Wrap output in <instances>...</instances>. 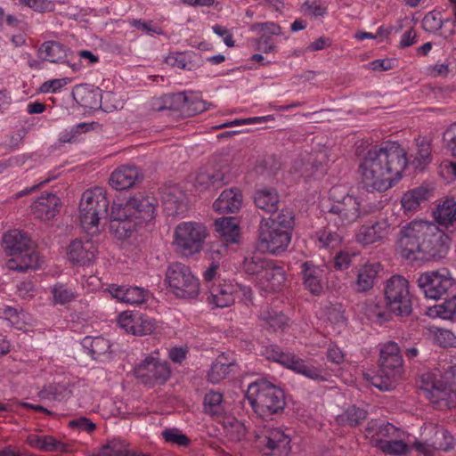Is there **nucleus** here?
<instances>
[{
	"label": "nucleus",
	"mask_w": 456,
	"mask_h": 456,
	"mask_svg": "<svg viewBox=\"0 0 456 456\" xmlns=\"http://www.w3.org/2000/svg\"><path fill=\"white\" fill-rule=\"evenodd\" d=\"M431 191L427 187L419 186L403 194L401 203L405 211H415L419 205L430 197Z\"/></svg>",
	"instance_id": "38"
},
{
	"label": "nucleus",
	"mask_w": 456,
	"mask_h": 456,
	"mask_svg": "<svg viewBox=\"0 0 456 456\" xmlns=\"http://www.w3.org/2000/svg\"><path fill=\"white\" fill-rule=\"evenodd\" d=\"M397 431V428L391 423H384L376 419L368 422L366 428L367 434L373 438L377 436V439H380L379 437H395ZM375 440L376 438L373 439L372 443L375 444Z\"/></svg>",
	"instance_id": "44"
},
{
	"label": "nucleus",
	"mask_w": 456,
	"mask_h": 456,
	"mask_svg": "<svg viewBox=\"0 0 456 456\" xmlns=\"http://www.w3.org/2000/svg\"><path fill=\"white\" fill-rule=\"evenodd\" d=\"M274 118L272 115L268 116H263V117H253V118H237L231 122H225L224 124H221L219 126H214V129H222L226 127H232L236 126H242V125H254V124H262L267 121L273 120Z\"/></svg>",
	"instance_id": "51"
},
{
	"label": "nucleus",
	"mask_w": 456,
	"mask_h": 456,
	"mask_svg": "<svg viewBox=\"0 0 456 456\" xmlns=\"http://www.w3.org/2000/svg\"><path fill=\"white\" fill-rule=\"evenodd\" d=\"M137 167L123 166L116 169L110 177V184L112 188L121 191L133 187L141 179Z\"/></svg>",
	"instance_id": "32"
},
{
	"label": "nucleus",
	"mask_w": 456,
	"mask_h": 456,
	"mask_svg": "<svg viewBox=\"0 0 456 456\" xmlns=\"http://www.w3.org/2000/svg\"><path fill=\"white\" fill-rule=\"evenodd\" d=\"M444 147L456 158V123L451 125L443 134Z\"/></svg>",
	"instance_id": "61"
},
{
	"label": "nucleus",
	"mask_w": 456,
	"mask_h": 456,
	"mask_svg": "<svg viewBox=\"0 0 456 456\" xmlns=\"http://www.w3.org/2000/svg\"><path fill=\"white\" fill-rule=\"evenodd\" d=\"M362 162L397 182L407 166V153L397 142H386L370 150Z\"/></svg>",
	"instance_id": "3"
},
{
	"label": "nucleus",
	"mask_w": 456,
	"mask_h": 456,
	"mask_svg": "<svg viewBox=\"0 0 456 456\" xmlns=\"http://www.w3.org/2000/svg\"><path fill=\"white\" fill-rule=\"evenodd\" d=\"M246 396L255 413L263 419L279 413L285 406L283 391L264 379L250 384Z\"/></svg>",
	"instance_id": "4"
},
{
	"label": "nucleus",
	"mask_w": 456,
	"mask_h": 456,
	"mask_svg": "<svg viewBox=\"0 0 456 456\" xmlns=\"http://www.w3.org/2000/svg\"><path fill=\"white\" fill-rule=\"evenodd\" d=\"M434 214L439 224H452L456 222V201L452 199L445 200L443 204L438 205Z\"/></svg>",
	"instance_id": "43"
},
{
	"label": "nucleus",
	"mask_w": 456,
	"mask_h": 456,
	"mask_svg": "<svg viewBox=\"0 0 456 456\" xmlns=\"http://www.w3.org/2000/svg\"><path fill=\"white\" fill-rule=\"evenodd\" d=\"M234 366V361L228 362L224 354L219 355L208 372V379L213 384L219 383L229 376Z\"/></svg>",
	"instance_id": "40"
},
{
	"label": "nucleus",
	"mask_w": 456,
	"mask_h": 456,
	"mask_svg": "<svg viewBox=\"0 0 456 456\" xmlns=\"http://www.w3.org/2000/svg\"><path fill=\"white\" fill-rule=\"evenodd\" d=\"M153 108L156 110H169L179 113L182 117H191L208 110L205 102L192 93L181 92L166 94L158 100Z\"/></svg>",
	"instance_id": "12"
},
{
	"label": "nucleus",
	"mask_w": 456,
	"mask_h": 456,
	"mask_svg": "<svg viewBox=\"0 0 456 456\" xmlns=\"http://www.w3.org/2000/svg\"><path fill=\"white\" fill-rule=\"evenodd\" d=\"M291 233L260 223L258 230L257 248L264 253L279 255L287 250Z\"/></svg>",
	"instance_id": "15"
},
{
	"label": "nucleus",
	"mask_w": 456,
	"mask_h": 456,
	"mask_svg": "<svg viewBox=\"0 0 456 456\" xmlns=\"http://www.w3.org/2000/svg\"><path fill=\"white\" fill-rule=\"evenodd\" d=\"M71 81L69 77L55 78L45 81L36 91L37 94H55L60 92Z\"/></svg>",
	"instance_id": "52"
},
{
	"label": "nucleus",
	"mask_w": 456,
	"mask_h": 456,
	"mask_svg": "<svg viewBox=\"0 0 456 456\" xmlns=\"http://www.w3.org/2000/svg\"><path fill=\"white\" fill-rule=\"evenodd\" d=\"M301 275L305 287L313 294L319 295L322 291V270L311 262L301 265Z\"/></svg>",
	"instance_id": "34"
},
{
	"label": "nucleus",
	"mask_w": 456,
	"mask_h": 456,
	"mask_svg": "<svg viewBox=\"0 0 456 456\" xmlns=\"http://www.w3.org/2000/svg\"><path fill=\"white\" fill-rule=\"evenodd\" d=\"M385 298L389 311L397 316H408L412 311L409 282L401 275H394L387 281Z\"/></svg>",
	"instance_id": "9"
},
{
	"label": "nucleus",
	"mask_w": 456,
	"mask_h": 456,
	"mask_svg": "<svg viewBox=\"0 0 456 456\" xmlns=\"http://www.w3.org/2000/svg\"><path fill=\"white\" fill-rule=\"evenodd\" d=\"M431 139L424 136H419L415 139L416 150L410 154L407 164H411L415 169L423 170L430 164L431 158Z\"/></svg>",
	"instance_id": "33"
},
{
	"label": "nucleus",
	"mask_w": 456,
	"mask_h": 456,
	"mask_svg": "<svg viewBox=\"0 0 456 456\" xmlns=\"http://www.w3.org/2000/svg\"><path fill=\"white\" fill-rule=\"evenodd\" d=\"M42 59L51 62H59L67 56V49L63 45L55 41L45 42L38 50Z\"/></svg>",
	"instance_id": "41"
},
{
	"label": "nucleus",
	"mask_w": 456,
	"mask_h": 456,
	"mask_svg": "<svg viewBox=\"0 0 456 456\" xmlns=\"http://www.w3.org/2000/svg\"><path fill=\"white\" fill-rule=\"evenodd\" d=\"M69 427L78 431H85L88 434L92 433L96 428V425L86 417H79L71 419L69 422Z\"/></svg>",
	"instance_id": "62"
},
{
	"label": "nucleus",
	"mask_w": 456,
	"mask_h": 456,
	"mask_svg": "<svg viewBox=\"0 0 456 456\" xmlns=\"http://www.w3.org/2000/svg\"><path fill=\"white\" fill-rule=\"evenodd\" d=\"M278 362L311 379H323L322 372L320 369L305 363L302 359L292 353L282 352Z\"/></svg>",
	"instance_id": "27"
},
{
	"label": "nucleus",
	"mask_w": 456,
	"mask_h": 456,
	"mask_svg": "<svg viewBox=\"0 0 456 456\" xmlns=\"http://www.w3.org/2000/svg\"><path fill=\"white\" fill-rule=\"evenodd\" d=\"M136 314L137 312L133 311H124L121 314H119L117 319V323L119 326V328H121L127 333L133 334Z\"/></svg>",
	"instance_id": "57"
},
{
	"label": "nucleus",
	"mask_w": 456,
	"mask_h": 456,
	"mask_svg": "<svg viewBox=\"0 0 456 456\" xmlns=\"http://www.w3.org/2000/svg\"><path fill=\"white\" fill-rule=\"evenodd\" d=\"M59 199L53 193H43L38 199L34 200L31 208L35 218L40 220H50L54 217L58 212Z\"/></svg>",
	"instance_id": "28"
},
{
	"label": "nucleus",
	"mask_w": 456,
	"mask_h": 456,
	"mask_svg": "<svg viewBox=\"0 0 456 456\" xmlns=\"http://www.w3.org/2000/svg\"><path fill=\"white\" fill-rule=\"evenodd\" d=\"M238 286L224 281L219 284H214L209 288V303L216 307L224 308L234 303Z\"/></svg>",
	"instance_id": "24"
},
{
	"label": "nucleus",
	"mask_w": 456,
	"mask_h": 456,
	"mask_svg": "<svg viewBox=\"0 0 456 456\" xmlns=\"http://www.w3.org/2000/svg\"><path fill=\"white\" fill-rule=\"evenodd\" d=\"M365 315L367 318L374 322L383 323L388 320L387 314L379 305L370 302L365 308Z\"/></svg>",
	"instance_id": "56"
},
{
	"label": "nucleus",
	"mask_w": 456,
	"mask_h": 456,
	"mask_svg": "<svg viewBox=\"0 0 456 456\" xmlns=\"http://www.w3.org/2000/svg\"><path fill=\"white\" fill-rule=\"evenodd\" d=\"M318 242L322 248H333L338 246L341 242V236L336 232L330 229H325L319 231L316 233Z\"/></svg>",
	"instance_id": "50"
},
{
	"label": "nucleus",
	"mask_w": 456,
	"mask_h": 456,
	"mask_svg": "<svg viewBox=\"0 0 456 456\" xmlns=\"http://www.w3.org/2000/svg\"><path fill=\"white\" fill-rule=\"evenodd\" d=\"M380 267L379 263H368L362 265L357 271L355 281L353 283L354 290L357 293H365L370 290L377 281Z\"/></svg>",
	"instance_id": "26"
},
{
	"label": "nucleus",
	"mask_w": 456,
	"mask_h": 456,
	"mask_svg": "<svg viewBox=\"0 0 456 456\" xmlns=\"http://www.w3.org/2000/svg\"><path fill=\"white\" fill-rule=\"evenodd\" d=\"M98 456H128V450L122 443L111 441L102 447Z\"/></svg>",
	"instance_id": "55"
},
{
	"label": "nucleus",
	"mask_w": 456,
	"mask_h": 456,
	"mask_svg": "<svg viewBox=\"0 0 456 456\" xmlns=\"http://www.w3.org/2000/svg\"><path fill=\"white\" fill-rule=\"evenodd\" d=\"M247 429L243 423L235 420L227 429V436L232 441H240L246 436Z\"/></svg>",
	"instance_id": "63"
},
{
	"label": "nucleus",
	"mask_w": 456,
	"mask_h": 456,
	"mask_svg": "<svg viewBox=\"0 0 456 456\" xmlns=\"http://www.w3.org/2000/svg\"><path fill=\"white\" fill-rule=\"evenodd\" d=\"M30 9L38 13L50 12L55 9V4L51 0H30Z\"/></svg>",
	"instance_id": "64"
},
{
	"label": "nucleus",
	"mask_w": 456,
	"mask_h": 456,
	"mask_svg": "<svg viewBox=\"0 0 456 456\" xmlns=\"http://www.w3.org/2000/svg\"><path fill=\"white\" fill-rule=\"evenodd\" d=\"M330 200L332 202L328 208L327 214L336 216V223L349 224L367 215L361 199L346 192L340 185L333 186L330 190Z\"/></svg>",
	"instance_id": "6"
},
{
	"label": "nucleus",
	"mask_w": 456,
	"mask_h": 456,
	"mask_svg": "<svg viewBox=\"0 0 456 456\" xmlns=\"http://www.w3.org/2000/svg\"><path fill=\"white\" fill-rule=\"evenodd\" d=\"M454 284L450 272L445 269L427 272L418 279V285L427 297L437 299L445 294Z\"/></svg>",
	"instance_id": "16"
},
{
	"label": "nucleus",
	"mask_w": 456,
	"mask_h": 456,
	"mask_svg": "<svg viewBox=\"0 0 456 456\" xmlns=\"http://www.w3.org/2000/svg\"><path fill=\"white\" fill-rule=\"evenodd\" d=\"M2 246L11 258L7 262L10 270L26 273L28 270V237L26 232L12 230L4 234Z\"/></svg>",
	"instance_id": "10"
},
{
	"label": "nucleus",
	"mask_w": 456,
	"mask_h": 456,
	"mask_svg": "<svg viewBox=\"0 0 456 456\" xmlns=\"http://www.w3.org/2000/svg\"><path fill=\"white\" fill-rule=\"evenodd\" d=\"M422 436L432 443L431 446L436 451H449L453 446L452 436L443 427L429 423L423 428Z\"/></svg>",
	"instance_id": "29"
},
{
	"label": "nucleus",
	"mask_w": 456,
	"mask_h": 456,
	"mask_svg": "<svg viewBox=\"0 0 456 456\" xmlns=\"http://www.w3.org/2000/svg\"><path fill=\"white\" fill-rule=\"evenodd\" d=\"M109 203L106 192L101 187L87 190L83 193L79 204L80 222L86 232L97 229L99 221L108 217Z\"/></svg>",
	"instance_id": "7"
},
{
	"label": "nucleus",
	"mask_w": 456,
	"mask_h": 456,
	"mask_svg": "<svg viewBox=\"0 0 456 456\" xmlns=\"http://www.w3.org/2000/svg\"><path fill=\"white\" fill-rule=\"evenodd\" d=\"M272 262L260 256H252L244 259L243 268L247 273L256 275L258 278Z\"/></svg>",
	"instance_id": "47"
},
{
	"label": "nucleus",
	"mask_w": 456,
	"mask_h": 456,
	"mask_svg": "<svg viewBox=\"0 0 456 456\" xmlns=\"http://www.w3.org/2000/svg\"><path fill=\"white\" fill-rule=\"evenodd\" d=\"M110 347V342L102 337L94 338L90 342V352L94 358L106 354L109 352Z\"/></svg>",
	"instance_id": "58"
},
{
	"label": "nucleus",
	"mask_w": 456,
	"mask_h": 456,
	"mask_svg": "<svg viewBox=\"0 0 456 456\" xmlns=\"http://www.w3.org/2000/svg\"><path fill=\"white\" fill-rule=\"evenodd\" d=\"M215 230L225 242H238L240 228L234 217H223L216 220Z\"/></svg>",
	"instance_id": "36"
},
{
	"label": "nucleus",
	"mask_w": 456,
	"mask_h": 456,
	"mask_svg": "<svg viewBox=\"0 0 456 456\" xmlns=\"http://www.w3.org/2000/svg\"><path fill=\"white\" fill-rule=\"evenodd\" d=\"M256 206L267 213L275 212L278 209L279 195L274 189L265 188L258 190L254 197Z\"/></svg>",
	"instance_id": "39"
},
{
	"label": "nucleus",
	"mask_w": 456,
	"mask_h": 456,
	"mask_svg": "<svg viewBox=\"0 0 456 456\" xmlns=\"http://www.w3.org/2000/svg\"><path fill=\"white\" fill-rule=\"evenodd\" d=\"M360 170L362 183L369 191H385L391 188L395 183L391 178L385 176L384 173L377 171L364 162L360 165Z\"/></svg>",
	"instance_id": "21"
},
{
	"label": "nucleus",
	"mask_w": 456,
	"mask_h": 456,
	"mask_svg": "<svg viewBox=\"0 0 456 456\" xmlns=\"http://www.w3.org/2000/svg\"><path fill=\"white\" fill-rule=\"evenodd\" d=\"M166 281L177 297L194 298L200 292L198 280L191 269L182 263L175 262L167 267Z\"/></svg>",
	"instance_id": "11"
},
{
	"label": "nucleus",
	"mask_w": 456,
	"mask_h": 456,
	"mask_svg": "<svg viewBox=\"0 0 456 456\" xmlns=\"http://www.w3.org/2000/svg\"><path fill=\"white\" fill-rule=\"evenodd\" d=\"M428 315L431 317H440L445 320H453L456 318V296H453L439 305L429 308Z\"/></svg>",
	"instance_id": "45"
},
{
	"label": "nucleus",
	"mask_w": 456,
	"mask_h": 456,
	"mask_svg": "<svg viewBox=\"0 0 456 456\" xmlns=\"http://www.w3.org/2000/svg\"><path fill=\"white\" fill-rule=\"evenodd\" d=\"M134 374L144 385L155 386L166 383L171 370L167 361L148 355L135 367Z\"/></svg>",
	"instance_id": "13"
},
{
	"label": "nucleus",
	"mask_w": 456,
	"mask_h": 456,
	"mask_svg": "<svg viewBox=\"0 0 456 456\" xmlns=\"http://www.w3.org/2000/svg\"><path fill=\"white\" fill-rule=\"evenodd\" d=\"M391 224L387 219H381L371 225H362L355 233V240L368 246L383 240L390 231Z\"/></svg>",
	"instance_id": "19"
},
{
	"label": "nucleus",
	"mask_w": 456,
	"mask_h": 456,
	"mask_svg": "<svg viewBox=\"0 0 456 456\" xmlns=\"http://www.w3.org/2000/svg\"><path fill=\"white\" fill-rule=\"evenodd\" d=\"M367 417V411L356 405H350L342 414L338 415L336 421L342 426L355 427Z\"/></svg>",
	"instance_id": "42"
},
{
	"label": "nucleus",
	"mask_w": 456,
	"mask_h": 456,
	"mask_svg": "<svg viewBox=\"0 0 456 456\" xmlns=\"http://www.w3.org/2000/svg\"><path fill=\"white\" fill-rule=\"evenodd\" d=\"M259 318L264 328L272 332H282L289 326V319L281 311L268 307L261 311Z\"/></svg>",
	"instance_id": "35"
},
{
	"label": "nucleus",
	"mask_w": 456,
	"mask_h": 456,
	"mask_svg": "<svg viewBox=\"0 0 456 456\" xmlns=\"http://www.w3.org/2000/svg\"><path fill=\"white\" fill-rule=\"evenodd\" d=\"M285 281V273L281 267L273 262L257 278L258 288L265 292H276L281 289Z\"/></svg>",
	"instance_id": "25"
},
{
	"label": "nucleus",
	"mask_w": 456,
	"mask_h": 456,
	"mask_svg": "<svg viewBox=\"0 0 456 456\" xmlns=\"http://www.w3.org/2000/svg\"><path fill=\"white\" fill-rule=\"evenodd\" d=\"M156 203L154 197L142 195L114 202L110 214V231L119 240L130 237L139 224L154 218Z\"/></svg>",
	"instance_id": "2"
},
{
	"label": "nucleus",
	"mask_w": 456,
	"mask_h": 456,
	"mask_svg": "<svg viewBox=\"0 0 456 456\" xmlns=\"http://www.w3.org/2000/svg\"><path fill=\"white\" fill-rule=\"evenodd\" d=\"M162 436L166 442L186 447L190 444V439L178 428H167L162 431Z\"/></svg>",
	"instance_id": "54"
},
{
	"label": "nucleus",
	"mask_w": 456,
	"mask_h": 456,
	"mask_svg": "<svg viewBox=\"0 0 456 456\" xmlns=\"http://www.w3.org/2000/svg\"><path fill=\"white\" fill-rule=\"evenodd\" d=\"M422 390L430 402L438 409H451L456 407V389L441 380L433 379L431 374L422 377Z\"/></svg>",
	"instance_id": "14"
},
{
	"label": "nucleus",
	"mask_w": 456,
	"mask_h": 456,
	"mask_svg": "<svg viewBox=\"0 0 456 456\" xmlns=\"http://www.w3.org/2000/svg\"><path fill=\"white\" fill-rule=\"evenodd\" d=\"M55 444V438L50 436H31L30 435V446H35L39 450L45 452H53Z\"/></svg>",
	"instance_id": "59"
},
{
	"label": "nucleus",
	"mask_w": 456,
	"mask_h": 456,
	"mask_svg": "<svg viewBox=\"0 0 456 456\" xmlns=\"http://www.w3.org/2000/svg\"><path fill=\"white\" fill-rule=\"evenodd\" d=\"M451 239L436 224L413 220L403 225L396 239V250L411 262H439L450 248Z\"/></svg>",
	"instance_id": "1"
},
{
	"label": "nucleus",
	"mask_w": 456,
	"mask_h": 456,
	"mask_svg": "<svg viewBox=\"0 0 456 456\" xmlns=\"http://www.w3.org/2000/svg\"><path fill=\"white\" fill-rule=\"evenodd\" d=\"M255 437L258 445L265 446L273 455L286 456L290 450V439L280 428L264 427L256 433Z\"/></svg>",
	"instance_id": "17"
},
{
	"label": "nucleus",
	"mask_w": 456,
	"mask_h": 456,
	"mask_svg": "<svg viewBox=\"0 0 456 456\" xmlns=\"http://www.w3.org/2000/svg\"><path fill=\"white\" fill-rule=\"evenodd\" d=\"M242 205V194L239 188L224 190L213 203V208L219 213H235Z\"/></svg>",
	"instance_id": "31"
},
{
	"label": "nucleus",
	"mask_w": 456,
	"mask_h": 456,
	"mask_svg": "<svg viewBox=\"0 0 456 456\" xmlns=\"http://www.w3.org/2000/svg\"><path fill=\"white\" fill-rule=\"evenodd\" d=\"M229 182V176L221 169H200L195 178L194 186L198 191H205L210 189H219Z\"/></svg>",
	"instance_id": "22"
},
{
	"label": "nucleus",
	"mask_w": 456,
	"mask_h": 456,
	"mask_svg": "<svg viewBox=\"0 0 456 456\" xmlns=\"http://www.w3.org/2000/svg\"><path fill=\"white\" fill-rule=\"evenodd\" d=\"M108 290L118 301L132 305L144 303L149 295L148 290L141 287H126L112 284L109 287Z\"/></svg>",
	"instance_id": "30"
},
{
	"label": "nucleus",
	"mask_w": 456,
	"mask_h": 456,
	"mask_svg": "<svg viewBox=\"0 0 456 456\" xmlns=\"http://www.w3.org/2000/svg\"><path fill=\"white\" fill-rule=\"evenodd\" d=\"M295 216L291 209L282 208L278 213H271V216L268 219H262L261 224L270 225L279 230L289 232L292 234L294 226Z\"/></svg>",
	"instance_id": "37"
},
{
	"label": "nucleus",
	"mask_w": 456,
	"mask_h": 456,
	"mask_svg": "<svg viewBox=\"0 0 456 456\" xmlns=\"http://www.w3.org/2000/svg\"><path fill=\"white\" fill-rule=\"evenodd\" d=\"M54 303L64 305L75 299V293L63 284H57L52 290Z\"/></svg>",
	"instance_id": "53"
},
{
	"label": "nucleus",
	"mask_w": 456,
	"mask_h": 456,
	"mask_svg": "<svg viewBox=\"0 0 456 456\" xmlns=\"http://www.w3.org/2000/svg\"><path fill=\"white\" fill-rule=\"evenodd\" d=\"M97 254V248L90 240L83 242L75 240L70 242L68 248V258L70 262L80 265L90 264Z\"/></svg>",
	"instance_id": "23"
},
{
	"label": "nucleus",
	"mask_w": 456,
	"mask_h": 456,
	"mask_svg": "<svg viewBox=\"0 0 456 456\" xmlns=\"http://www.w3.org/2000/svg\"><path fill=\"white\" fill-rule=\"evenodd\" d=\"M204 411L212 416L224 413L223 395L219 392L209 391L204 397Z\"/></svg>",
	"instance_id": "46"
},
{
	"label": "nucleus",
	"mask_w": 456,
	"mask_h": 456,
	"mask_svg": "<svg viewBox=\"0 0 456 456\" xmlns=\"http://www.w3.org/2000/svg\"><path fill=\"white\" fill-rule=\"evenodd\" d=\"M208 236L206 227L197 222H183L175 229L174 245L183 256L200 253Z\"/></svg>",
	"instance_id": "8"
},
{
	"label": "nucleus",
	"mask_w": 456,
	"mask_h": 456,
	"mask_svg": "<svg viewBox=\"0 0 456 456\" xmlns=\"http://www.w3.org/2000/svg\"><path fill=\"white\" fill-rule=\"evenodd\" d=\"M164 210L168 216H176L187 209L186 195L176 184L166 185L161 190Z\"/></svg>",
	"instance_id": "18"
},
{
	"label": "nucleus",
	"mask_w": 456,
	"mask_h": 456,
	"mask_svg": "<svg viewBox=\"0 0 456 456\" xmlns=\"http://www.w3.org/2000/svg\"><path fill=\"white\" fill-rule=\"evenodd\" d=\"M328 163L326 152L320 151L315 154L307 155L305 159L295 161L294 168L305 177L319 176L325 173V167Z\"/></svg>",
	"instance_id": "20"
},
{
	"label": "nucleus",
	"mask_w": 456,
	"mask_h": 456,
	"mask_svg": "<svg viewBox=\"0 0 456 456\" xmlns=\"http://www.w3.org/2000/svg\"><path fill=\"white\" fill-rule=\"evenodd\" d=\"M358 255L354 252L340 251L334 257V267L339 271L346 270L353 265V260Z\"/></svg>",
	"instance_id": "60"
},
{
	"label": "nucleus",
	"mask_w": 456,
	"mask_h": 456,
	"mask_svg": "<svg viewBox=\"0 0 456 456\" xmlns=\"http://www.w3.org/2000/svg\"><path fill=\"white\" fill-rule=\"evenodd\" d=\"M379 367L380 374L371 377L370 384L381 391L394 389L403 370V357L396 343L390 341L383 346Z\"/></svg>",
	"instance_id": "5"
},
{
	"label": "nucleus",
	"mask_w": 456,
	"mask_h": 456,
	"mask_svg": "<svg viewBox=\"0 0 456 456\" xmlns=\"http://www.w3.org/2000/svg\"><path fill=\"white\" fill-rule=\"evenodd\" d=\"M375 445L379 448L383 452L391 455H402L407 453L409 447L402 440H382L376 439Z\"/></svg>",
	"instance_id": "48"
},
{
	"label": "nucleus",
	"mask_w": 456,
	"mask_h": 456,
	"mask_svg": "<svg viewBox=\"0 0 456 456\" xmlns=\"http://www.w3.org/2000/svg\"><path fill=\"white\" fill-rule=\"evenodd\" d=\"M134 328L133 335L145 336L153 333L157 328V323L153 318L146 314L138 313L135 314Z\"/></svg>",
	"instance_id": "49"
}]
</instances>
